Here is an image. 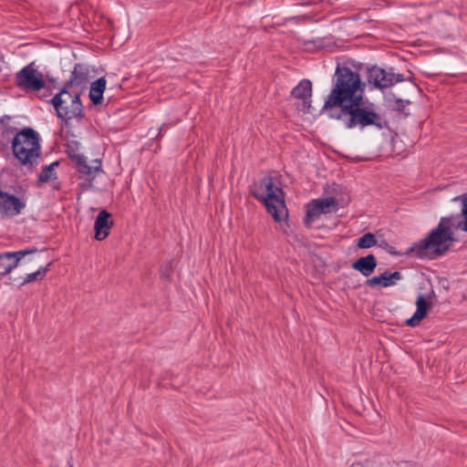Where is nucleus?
<instances>
[{
  "label": "nucleus",
  "mask_w": 467,
  "mask_h": 467,
  "mask_svg": "<svg viewBox=\"0 0 467 467\" xmlns=\"http://www.w3.org/2000/svg\"><path fill=\"white\" fill-rule=\"evenodd\" d=\"M452 201L462 203L461 213L441 217L437 227L427 237L415 243L408 254L414 253L419 258H425L429 254H432V257L441 256L455 240L453 229L467 232V194L456 196Z\"/></svg>",
  "instance_id": "nucleus-1"
},
{
  "label": "nucleus",
  "mask_w": 467,
  "mask_h": 467,
  "mask_svg": "<svg viewBox=\"0 0 467 467\" xmlns=\"http://www.w3.org/2000/svg\"><path fill=\"white\" fill-rule=\"evenodd\" d=\"M365 86L358 72L338 64L333 77V88L325 101L324 109H341L352 100H356L358 94L363 97Z\"/></svg>",
  "instance_id": "nucleus-2"
},
{
  "label": "nucleus",
  "mask_w": 467,
  "mask_h": 467,
  "mask_svg": "<svg viewBox=\"0 0 467 467\" xmlns=\"http://www.w3.org/2000/svg\"><path fill=\"white\" fill-rule=\"evenodd\" d=\"M340 119L347 129L374 127L383 130L388 127V121L376 110L373 103H364L363 97L358 94L356 100L340 109L337 115H330Z\"/></svg>",
  "instance_id": "nucleus-3"
},
{
  "label": "nucleus",
  "mask_w": 467,
  "mask_h": 467,
  "mask_svg": "<svg viewBox=\"0 0 467 467\" xmlns=\"http://www.w3.org/2000/svg\"><path fill=\"white\" fill-rule=\"evenodd\" d=\"M249 192L254 199L263 202L275 222H281L287 217L284 192L281 188L275 187L272 176H265L254 182L250 185Z\"/></svg>",
  "instance_id": "nucleus-4"
},
{
  "label": "nucleus",
  "mask_w": 467,
  "mask_h": 467,
  "mask_svg": "<svg viewBox=\"0 0 467 467\" xmlns=\"http://www.w3.org/2000/svg\"><path fill=\"white\" fill-rule=\"evenodd\" d=\"M80 90L62 87L48 102L54 107L57 117L66 125L72 119L79 122L84 117Z\"/></svg>",
  "instance_id": "nucleus-5"
},
{
  "label": "nucleus",
  "mask_w": 467,
  "mask_h": 467,
  "mask_svg": "<svg viewBox=\"0 0 467 467\" xmlns=\"http://www.w3.org/2000/svg\"><path fill=\"white\" fill-rule=\"evenodd\" d=\"M15 157L21 164L33 168L38 164L40 156L39 135L32 128H24L12 140Z\"/></svg>",
  "instance_id": "nucleus-6"
},
{
  "label": "nucleus",
  "mask_w": 467,
  "mask_h": 467,
  "mask_svg": "<svg viewBox=\"0 0 467 467\" xmlns=\"http://www.w3.org/2000/svg\"><path fill=\"white\" fill-rule=\"evenodd\" d=\"M14 192L0 189V217L11 219L21 214L27 205V187L16 184Z\"/></svg>",
  "instance_id": "nucleus-7"
},
{
  "label": "nucleus",
  "mask_w": 467,
  "mask_h": 467,
  "mask_svg": "<svg viewBox=\"0 0 467 467\" xmlns=\"http://www.w3.org/2000/svg\"><path fill=\"white\" fill-rule=\"evenodd\" d=\"M366 78L369 85L380 90L405 80L403 74L393 72L392 67L385 69L377 66L367 68Z\"/></svg>",
  "instance_id": "nucleus-8"
},
{
  "label": "nucleus",
  "mask_w": 467,
  "mask_h": 467,
  "mask_svg": "<svg viewBox=\"0 0 467 467\" xmlns=\"http://www.w3.org/2000/svg\"><path fill=\"white\" fill-rule=\"evenodd\" d=\"M16 85L24 90L38 91L46 85L43 74L30 63L19 70L15 77Z\"/></svg>",
  "instance_id": "nucleus-9"
},
{
  "label": "nucleus",
  "mask_w": 467,
  "mask_h": 467,
  "mask_svg": "<svg viewBox=\"0 0 467 467\" xmlns=\"http://www.w3.org/2000/svg\"><path fill=\"white\" fill-rule=\"evenodd\" d=\"M36 246L28 247L16 252H5L0 254V275H5L15 269L19 262L27 254H36Z\"/></svg>",
  "instance_id": "nucleus-10"
},
{
  "label": "nucleus",
  "mask_w": 467,
  "mask_h": 467,
  "mask_svg": "<svg viewBox=\"0 0 467 467\" xmlns=\"http://www.w3.org/2000/svg\"><path fill=\"white\" fill-rule=\"evenodd\" d=\"M88 68L80 63H77L71 72L69 78L64 83L63 87L67 89L80 90L88 81Z\"/></svg>",
  "instance_id": "nucleus-11"
},
{
  "label": "nucleus",
  "mask_w": 467,
  "mask_h": 467,
  "mask_svg": "<svg viewBox=\"0 0 467 467\" xmlns=\"http://www.w3.org/2000/svg\"><path fill=\"white\" fill-rule=\"evenodd\" d=\"M112 226L113 221L111 219V213L106 210L100 211L97 215L94 223L95 239L98 241L106 239L109 236Z\"/></svg>",
  "instance_id": "nucleus-12"
},
{
  "label": "nucleus",
  "mask_w": 467,
  "mask_h": 467,
  "mask_svg": "<svg viewBox=\"0 0 467 467\" xmlns=\"http://www.w3.org/2000/svg\"><path fill=\"white\" fill-rule=\"evenodd\" d=\"M402 279V275L400 272H389L385 271L379 275L373 276L369 279H367L365 285L369 287L373 286H380V287H389L396 285V283Z\"/></svg>",
  "instance_id": "nucleus-13"
},
{
  "label": "nucleus",
  "mask_w": 467,
  "mask_h": 467,
  "mask_svg": "<svg viewBox=\"0 0 467 467\" xmlns=\"http://www.w3.org/2000/svg\"><path fill=\"white\" fill-rule=\"evenodd\" d=\"M70 159L77 164L78 171L86 176L87 179L91 182L95 178V173L100 170V161H96L98 162V166H90L87 162V159L82 154L75 153L69 154Z\"/></svg>",
  "instance_id": "nucleus-14"
},
{
  "label": "nucleus",
  "mask_w": 467,
  "mask_h": 467,
  "mask_svg": "<svg viewBox=\"0 0 467 467\" xmlns=\"http://www.w3.org/2000/svg\"><path fill=\"white\" fill-rule=\"evenodd\" d=\"M312 83L309 79H302L292 90L291 96L303 100V107L309 109L311 107Z\"/></svg>",
  "instance_id": "nucleus-15"
},
{
  "label": "nucleus",
  "mask_w": 467,
  "mask_h": 467,
  "mask_svg": "<svg viewBox=\"0 0 467 467\" xmlns=\"http://www.w3.org/2000/svg\"><path fill=\"white\" fill-rule=\"evenodd\" d=\"M378 262L375 255L370 254L357 259L352 264V268L368 277L375 271Z\"/></svg>",
  "instance_id": "nucleus-16"
},
{
  "label": "nucleus",
  "mask_w": 467,
  "mask_h": 467,
  "mask_svg": "<svg viewBox=\"0 0 467 467\" xmlns=\"http://www.w3.org/2000/svg\"><path fill=\"white\" fill-rule=\"evenodd\" d=\"M417 309L414 315L406 320V325L410 327H416L420 320H422L430 308V304L426 301L422 295H419L416 301Z\"/></svg>",
  "instance_id": "nucleus-17"
},
{
  "label": "nucleus",
  "mask_w": 467,
  "mask_h": 467,
  "mask_svg": "<svg viewBox=\"0 0 467 467\" xmlns=\"http://www.w3.org/2000/svg\"><path fill=\"white\" fill-rule=\"evenodd\" d=\"M106 79L101 77L95 80L90 87L89 99L94 105H99L103 100V93L106 89Z\"/></svg>",
  "instance_id": "nucleus-18"
},
{
  "label": "nucleus",
  "mask_w": 467,
  "mask_h": 467,
  "mask_svg": "<svg viewBox=\"0 0 467 467\" xmlns=\"http://www.w3.org/2000/svg\"><path fill=\"white\" fill-rule=\"evenodd\" d=\"M323 214V212L319 208V205L316 202V200H312L307 203L306 213L304 219V223L306 227L310 228L312 223L318 219L320 215Z\"/></svg>",
  "instance_id": "nucleus-19"
},
{
  "label": "nucleus",
  "mask_w": 467,
  "mask_h": 467,
  "mask_svg": "<svg viewBox=\"0 0 467 467\" xmlns=\"http://www.w3.org/2000/svg\"><path fill=\"white\" fill-rule=\"evenodd\" d=\"M58 165V161H54L51 164L45 166L38 175V182L43 183L57 179L55 168Z\"/></svg>",
  "instance_id": "nucleus-20"
},
{
  "label": "nucleus",
  "mask_w": 467,
  "mask_h": 467,
  "mask_svg": "<svg viewBox=\"0 0 467 467\" xmlns=\"http://www.w3.org/2000/svg\"><path fill=\"white\" fill-rule=\"evenodd\" d=\"M51 265L52 263H48L46 266L39 267L36 272L26 275L20 285H25L26 284L44 279L47 273L49 271Z\"/></svg>",
  "instance_id": "nucleus-21"
},
{
  "label": "nucleus",
  "mask_w": 467,
  "mask_h": 467,
  "mask_svg": "<svg viewBox=\"0 0 467 467\" xmlns=\"http://www.w3.org/2000/svg\"><path fill=\"white\" fill-rule=\"evenodd\" d=\"M316 202L319 205V208L323 213H329L333 211H336L338 205V202L334 197L317 199Z\"/></svg>",
  "instance_id": "nucleus-22"
},
{
  "label": "nucleus",
  "mask_w": 467,
  "mask_h": 467,
  "mask_svg": "<svg viewBox=\"0 0 467 467\" xmlns=\"http://www.w3.org/2000/svg\"><path fill=\"white\" fill-rule=\"evenodd\" d=\"M357 246L360 249H368L376 245L378 241L376 236L371 233H367L356 241Z\"/></svg>",
  "instance_id": "nucleus-23"
},
{
  "label": "nucleus",
  "mask_w": 467,
  "mask_h": 467,
  "mask_svg": "<svg viewBox=\"0 0 467 467\" xmlns=\"http://www.w3.org/2000/svg\"><path fill=\"white\" fill-rule=\"evenodd\" d=\"M160 271H161V277L168 279V280L171 279V275L172 273V268H171V263H166V264L162 265Z\"/></svg>",
  "instance_id": "nucleus-24"
},
{
  "label": "nucleus",
  "mask_w": 467,
  "mask_h": 467,
  "mask_svg": "<svg viewBox=\"0 0 467 467\" xmlns=\"http://www.w3.org/2000/svg\"><path fill=\"white\" fill-rule=\"evenodd\" d=\"M379 247L386 250L390 254H398L395 248L391 245H389L386 241H383L379 244Z\"/></svg>",
  "instance_id": "nucleus-25"
},
{
  "label": "nucleus",
  "mask_w": 467,
  "mask_h": 467,
  "mask_svg": "<svg viewBox=\"0 0 467 467\" xmlns=\"http://www.w3.org/2000/svg\"><path fill=\"white\" fill-rule=\"evenodd\" d=\"M398 109L403 110L404 108L410 103L409 100L397 99Z\"/></svg>",
  "instance_id": "nucleus-26"
},
{
  "label": "nucleus",
  "mask_w": 467,
  "mask_h": 467,
  "mask_svg": "<svg viewBox=\"0 0 467 467\" xmlns=\"http://www.w3.org/2000/svg\"><path fill=\"white\" fill-rule=\"evenodd\" d=\"M54 188L58 190L60 188L59 183L56 184Z\"/></svg>",
  "instance_id": "nucleus-27"
}]
</instances>
